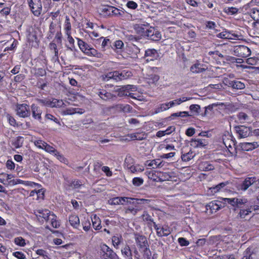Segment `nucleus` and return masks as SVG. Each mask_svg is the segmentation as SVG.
Masks as SVG:
<instances>
[{
    "mask_svg": "<svg viewBox=\"0 0 259 259\" xmlns=\"http://www.w3.org/2000/svg\"><path fill=\"white\" fill-rule=\"evenodd\" d=\"M255 182V178H254V177L247 178L244 180H243L240 184H238V189L239 190L245 191L250 186H252Z\"/></svg>",
    "mask_w": 259,
    "mask_h": 259,
    "instance_id": "1a4fd4ad",
    "label": "nucleus"
},
{
    "mask_svg": "<svg viewBox=\"0 0 259 259\" xmlns=\"http://www.w3.org/2000/svg\"><path fill=\"white\" fill-rule=\"evenodd\" d=\"M13 178V175L11 174H8L6 173L0 174V182L6 184V182L8 180H11V179Z\"/></svg>",
    "mask_w": 259,
    "mask_h": 259,
    "instance_id": "a18cd8bd",
    "label": "nucleus"
},
{
    "mask_svg": "<svg viewBox=\"0 0 259 259\" xmlns=\"http://www.w3.org/2000/svg\"><path fill=\"white\" fill-rule=\"evenodd\" d=\"M121 254L125 259H133L132 252L130 246L127 245L122 248Z\"/></svg>",
    "mask_w": 259,
    "mask_h": 259,
    "instance_id": "c756f323",
    "label": "nucleus"
},
{
    "mask_svg": "<svg viewBox=\"0 0 259 259\" xmlns=\"http://www.w3.org/2000/svg\"><path fill=\"white\" fill-rule=\"evenodd\" d=\"M66 35L67 36V40L71 45L70 47H67V49L72 51L74 49V40L71 36V33H66Z\"/></svg>",
    "mask_w": 259,
    "mask_h": 259,
    "instance_id": "4d7b16f0",
    "label": "nucleus"
},
{
    "mask_svg": "<svg viewBox=\"0 0 259 259\" xmlns=\"http://www.w3.org/2000/svg\"><path fill=\"white\" fill-rule=\"evenodd\" d=\"M230 85L235 89L242 90L245 88V84L244 83L240 81L235 80L232 81L230 83Z\"/></svg>",
    "mask_w": 259,
    "mask_h": 259,
    "instance_id": "79ce46f5",
    "label": "nucleus"
},
{
    "mask_svg": "<svg viewBox=\"0 0 259 259\" xmlns=\"http://www.w3.org/2000/svg\"><path fill=\"white\" fill-rule=\"evenodd\" d=\"M199 169L203 171H209L214 169V166L208 162L204 161L199 164Z\"/></svg>",
    "mask_w": 259,
    "mask_h": 259,
    "instance_id": "4c0bfd02",
    "label": "nucleus"
},
{
    "mask_svg": "<svg viewBox=\"0 0 259 259\" xmlns=\"http://www.w3.org/2000/svg\"><path fill=\"white\" fill-rule=\"evenodd\" d=\"M146 34L144 37L153 41H158L161 38L160 32L154 27L148 26L147 29L146 30Z\"/></svg>",
    "mask_w": 259,
    "mask_h": 259,
    "instance_id": "39448f33",
    "label": "nucleus"
},
{
    "mask_svg": "<svg viewBox=\"0 0 259 259\" xmlns=\"http://www.w3.org/2000/svg\"><path fill=\"white\" fill-rule=\"evenodd\" d=\"M108 15H112L116 16H122L124 14V11L118 9L114 7H108L104 9Z\"/></svg>",
    "mask_w": 259,
    "mask_h": 259,
    "instance_id": "412c9836",
    "label": "nucleus"
},
{
    "mask_svg": "<svg viewBox=\"0 0 259 259\" xmlns=\"http://www.w3.org/2000/svg\"><path fill=\"white\" fill-rule=\"evenodd\" d=\"M259 146V142H244L240 143V147L243 150H252Z\"/></svg>",
    "mask_w": 259,
    "mask_h": 259,
    "instance_id": "4be33fe9",
    "label": "nucleus"
},
{
    "mask_svg": "<svg viewBox=\"0 0 259 259\" xmlns=\"http://www.w3.org/2000/svg\"><path fill=\"white\" fill-rule=\"evenodd\" d=\"M110 46L116 53H121L123 49L124 44L121 40H116Z\"/></svg>",
    "mask_w": 259,
    "mask_h": 259,
    "instance_id": "393cba45",
    "label": "nucleus"
},
{
    "mask_svg": "<svg viewBox=\"0 0 259 259\" xmlns=\"http://www.w3.org/2000/svg\"><path fill=\"white\" fill-rule=\"evenodd\" d=\"M99 39H103V41H102V42L101 44V47H102V48L103 49H104L109 45H111L110 40L109 38H108L107 37H104L103 36H101L100 37Z\"/></svg>",
    "mask_w": 259,
    "mask_h": 259,
    "instance_id": "69168bd1",
    "label": "nucleus"
},
{
    "mask_svg": "<svg viewBox=\"0 0 259 259\" xmlns=\"http://www.w3.org/2000/svg\"><path fill=\"white\" fill-rule=\"evenodd\" d=\"M14 242L16 245L20 246H24L26 244L25 240L21 237L16 238L14 240Z\"/></svg>",
    "mask_w": 259,
    "mask_h": 259,
    "instance_id": "338daca9",
    "label": "nucleus"
},
{
    "mask_svg": "<svg viewBox=\"0 0 259 259\" xmlns=\"http://www.w3.org/2000/svg\"><path fill=\"white\" fill-rule=\"evenodd\" d=\"M135 239L137 245L139 247L140 250L146 249V247H148V242L145 236L138 234H136L135 235Z\"/></svg>",
    "mask_w": 259,
    "mask_h": 259,
    "instance_id": "9d476101",
    "label": "nucleus"
},
{
    "mask_svg": "<svg viewBox=\"0 0 259 259\" xmlns=\"http://www.w3.org/2000/svg\"><path fill=\"white\" fill-rule=\"evenodd\" d=\"M92 222L93 224V227L96 230H99L101 229V222L100 218L97 216V215L95 214L93 216V218H92Z\"/></svg>",
    "mask_w": 259,
    "mask_h": 259,
    "instance_id": "f704fd0d",
    "label": "nucleus"
},
{
    "mask_svg": "<svg viewBox=\"0 0 259 259\" xmlns=\"http://www.w3.org/2000/svg\"><path fill=\"white\" fill-rule=\"evenodd\" d=\"M115 72L117 73L116 81L127 79L132 75V72L130 71L123 70L121 72L115 71Z\"/></svg>",
    "mask_w": 259,
    "mask_h": 259,
    "instance_id": "a878e982",
    "label": "nucleus"
},
{
    "mask_svg": "<svg viewBox=\"0 0 259 259\" xmlns=\"http://www.w3.org/2000/svg\"><path fill=\"white\" fill-rule=\"evenodd\" d=\"M71 25L70 22L69 17L67 16L65 17V21L64 23V30L65 31V34L68 33H71Z\"/></svg>",
    "mask_w": 259,
    "mask_h": 259,
    "instance_id": "3c124183",
    "label": "nucleus"
},
{
    "mask_svg": "<svg viewBox=\"0 0 259 259\" xmlns=\"http://www.w3.org/2000/svg\"><path fill=\"white\" fill-rule=\"evenodd\" d=\"M119 108L123 112L125 113H128L130 112L132 109V107L127 104L125 105H119Z\"/></svg>",
    "mask_w": 259,
    "mask_h": 259,
    "instance_id": "774afa93",
    "label": "nucleus"
},
{
    "mask_svg": "<svg viewBox=\"0 0 259 259\" xmlns=\"http://www.w3.org/2000/svg\"><path fill=\"white\" fill-rule=\"evenodd\" d=\"M162 172L160 171L152 170L148 172V178L155 182H160L161 175Z\"/></svg>",
    "mask_w": 259,
    "mask_h": 259,
    "instance_id": "cd10ccee",
    "label": "nucleus"
},
{
    "mask_svg": "<svg viewBox=\"0 0 259 259\" xmlns=\"http://www.w3.org/2000/svg\"><path fill=\"white\" fill-rule=\"evenodd\" d=\"M237 56L243 58L248 57L251 54V51L249 48L245 46H239L235 50Z\"/></svg>",
    "mask_w": 259,
    "mask_h": 259,
    "instance_id": "4468645a",
    "label": "nucleus"
},
{
    "mask_svg": "<svg viewBox=\"0 0 259 259\" xmlns=\"http://www.w3.org/2000/svg\"><path fill=\"white\" fill-rule=\"evenodd\" d=\"M226 185V184L225 183H221L214 187H210L207 191V193L209 195H213L216 193L219 192L220 190Z\"/></svg>",
    "mask_w": 259,
    "mask_h": 259,
    "instance_id": "c85d7f7f",
    "label": "nucleus"
},
{
    "mask_svg": "<svg viewBox=\"0 0 259 259\" xmlns=\"http://www.w3.org/2000/svg\"><path fill=\"white\" fill-rule=\"evenodd\" d=\"M159 56V53L154 49H149L145 52L144 57L147 62L157 60Z\"/></svg>",
    "mask_w": 259,
    "mask_h": 259,
    "instance_id": "f8f14e48",
    "label": "nucleus"
},
{
    "mask_svg": "<svg viewBox=\"0 0 259 259\" xmlns=\"http://www.w3.org/2000/svg\"><path fill=\"white\" fill-rule=\"evenodd\" d=\"M206 142L203 139H196L191 142V145L194 148H201L206 145Z\"/></svg>",
    "mask_w": 259,
    "mask_h": 259,
    "instance_id": "c9c22d12",
    "label": "nucleus"
},
{
    "mask_svg": "<svg viewBox=\"0 0 259 259\" xmlns=\"http://www.w3.org/2000/svg\"><path fill=\"white\" fill-rule=\"evenodd\" d=\"M16 110L17 115L20 117L25 118L30 115L29 106L26 104H17Z\"/></svg>",
    "mask_w": 259,
    "mask_h": 259,
    "instance_id": "0eeeda50",
    "label": "nucleus"
},
{
    "mask_svg": "<svg viewBox=\"0 0 259 259\" xmlns=\"http://www.w3.org/2000/svg\"><path fill=\"white\" fill-rule=\"evenodd\" d=\"M224 201L226 203L231 204L232 206L241 208L243 205H246L248 202L247 199L244 197H238V198H224Z\"/></svg>",
    "mask_w": 259,
    "mask_h": 259,
    "instance_id": "20e7f679",
    "label": "nucleus"
},
{
    "mask_svg": "<svg viewBox=\"0 0 259 259\" xmlns=\"http://www.w3.org/2000/svg\"><path fill=\"white\" fill-rule=\"evenodd\" d=\"M100 255L102 259H119L116 253L105 244L100 246Z\"/></svg>",
    "mask_w": 259,
    "mask_h": 259,
    "instance_id": "f03ea898",
    "label": "nucleus"
},
{
    "mask_svg": "<svg viewBox=\"0 0 259 259\" xmlns=\"http://www.w3.org/2000/svg\"><path fill=\"white\" fill-rule=\"evenodd\" d=\"M64 103L62 100L53 99L51 101V108H60L63 107Z\"/></svg>",
    "mask_w": 259,
    "mask_h": 259,
    "instance_id": "c03bdc74",
    "label": "nucleus"
},
{
    "mask_svg": "<svg viewBox=\"0 0 259 259\" xmlns=\"http://www.w3.org/2000/svg\"><path fill=\"white\" fill-rule=\"evenodd\" d=\"M204 66L203 64L196 63L191 67L190 70L194 73L202 72L206 70V68L204 67Z\"/></svg>",
    "mask_w": 259,
    "mask_h": 259,
    "instance_id": "bb28decb",
    "label": "nucleus"
},
{
    "mask_svg": "<svg viewBox=\"0 0 259 259\" xmlns=\"http://www.w3.org/2000/svg\"><path fill=\"white\" fill-rule=\"evenodd\" d=\"M144 183V180L142 178L139 177L134 178L132 180L133 185L136 187H139L142 185Z\"/></svg>",
    "mask_w": 259,
    "mask_h": 259,
    "instance_id": "e2e57ef3",
    "label": "nucleus"
},
{
    "mask_svg": "<svg viewBox=\"0 0 259 259\" xmlns=\"http://www.w3.org/2000/svg\"><path fill=\"white\" fill-rule=\"evenodd\" d=\"M28 3L32 13L36 16H39L42 10L40 0H28Z\"/></svg>",
    "mask_w": 259,
    "mask_h": 259,
    "instance_id": "423d86ee",
    "label": "nucleus"
},
{
    "mask_svg": "<svg viewBox=\"0 0 259 259\" xmlns=\"http://www.w3.org/2000/svg\"><path fill=\"white\" fill-rule=\"evenodd\" d=\"M122 238L120 236H114L112 237V243L114 247L118 248L119 244H120Z\"/></svg>",
    "mask_w": 259,
    "mask_h": 259,
    "instance_id": "603ef678",
    "label": "nucleus"
},
{
    "mask_svg": "<svg viewBox=\"0 0 259 259\" xmlns=\"http://www.w3.org/2000/svg\"><path fill=\"white\" fill-rule=\"evenodd\" d=\"M124 165L126 168L129 169L134 165V160L131 156H127L124 160Z\"/></svg>",
    "mask_w": 259,
    "mask_h": 259,
    "instance_id": "5fc2aeb1",
    "label": "nucleus"
},
{
    "mask_svg": "<svg viewBox=\"0 0 259 259\" xmlns=\"http://www.w3.org/2000/svg\"><path fill=\"white\" fill-rule=\"evenodd\" d=\"M31 111L32 116L35 119L40 121L41 120L42 111L40 108L34 104H32L31 106Z\"/></svg>",
    "mask_w": 259,
    "mask_h": 259,
    "instance_id": "f3484780",
    "label": "nucleus"
},
{
    "mask_svg": "<svg viewBox=\"0 0 259 259\" xmlns=\"http://www.w3.org/2000/svg\"><path fill=\"white\" fill-rule=\"evenodd\" d=\"M252 212V206L247 205V208L246 209H241L240 210V212L238 213V216L241 218L244 219L247 215H249Z\"/></svg>",
    "mask_w": 259,
    "mask_h": 259,
    "instance_id": "58836bf2",
    "label": "nucleus"
},
{
    "mask_svg": "<svg viewBox=\"0 0 259 259\" xmlns=\"http://www.w3.org/2000/svg\"><path fill=\"white\" fill-rule=\"evenodd\" d=\"M77 39L78 40V46L82 52L88 56H97L98 54L97 51L95 49L91 47L82 39L78 38H77Z\"/></svg>",
    "mask_w": 259,
    "mask_h": 259,
    "instance_id": "7ed1b4c3",
    "label": "nucleus"
},
{
    "mask_svg": "<svg viewBox=\"0 0 259 259\" xmlns=\"http://www.w3.org/2000/svg\"><path fill=\"white\" fill-rule=\"evenodd\" d=\"M233 137L229 134L227 136L225 135L223 137V141L225 147L229 150L232 148V146L235 145L234 141L232 139Z\"/></svg>",
    "mask_w": 259,
    "mask_h": 259,
    "instance_id": "b1692460",
    "label": "nucleus"
},
{
    "mask_svg": "<svg viewBox=\"0 0 259 259\" xmlns=\"http://www.w3.org/2000/svg\"><path fill=\"white\" fill-rule=\"evenodd\" d=\"M125 199V202L127 204H131L135 206H136L137 204H139L140 202H137V199L130 198V197H124Z\"/></svg>",
    "mask_w": 259,
    "mask_h": 259,
    "instance_id": "052dcab7",
    "label": "nucleus"
},
{
    "mask_svg": "<svg viewBox=\"0 0 259 259\" xmlns=\"http://www.w3.org/2000/svg\"><path fill=\"white\" fill-rule=\"evenodd\" d=\"M54 156H55L56 158L58 159L61 162L67 164L68 160L58 151H57L56 153H55Z\"/></svg>",
    "mask_w": 259,
    "mask_h": 259,
    "instance_id": "6e6d98bb",
    "label": "nucleus"
},
{
    "mask_svg": "<svg viewBox=\"0 0 259 259\" xmlns=\"http://www.w3.org/2000/svg\"><path fill=\"white\" fill-rule=\"evenodd\" d=\"M23 142V137H18L12 141V145L15 148L18 149L22 146Z\"/></svg>",
    "mask_w": 259,
    "mask_h": 259,
    "instance_id": "ea45409f",
    "label": "nucleus"
},
{
    "mask_svg": "<svg viewBox=\"0 0 259 259\" xmlns=\"http://www.w3.org/2000/svg\"><path fill=\"white\" fill-rule=\"evenodd\" d=\"M149 25L143 24H137L134 26V28L136 32L141 36H145L146 34V30L147 29Z\"/></svg>",
    "mask_w": 259,
    "mask_h": 259,
    "instance_id": "5701e85b",
    "label": "nucleus"
},
{
    "mask_svg": "<svg viewBox=\"0 0 259 259\" xmlns=\"http://www.w3.org/2000/svg\"><path fill=\"white\" fill-rule=\"evenodd\" d=\"M238 119L241 123H251L249 117L244 112H240L237 115Z\"/></svg>",
    "mask_w": 259,
    "mask_h": 259,
    "instance_id": "72a5a7b5",
    "label": "nucleus"
},
{
    "mask_svg": "<svg viewBox=\"0 0 259 259\" xmlns=\"http://www.w3.org/2000/svg\"><path fill=\"white\" fill-rule=\"evenodd\" d=\"M235 130L239 138L247 137L249 136L250 133V128L245 126H236Z\"/></svg>",
    "mask_w": 259,
    "mask_h": 259,
    "instance_id": "2eb2a0df",
    "label": "nucleus"
},
{
    "mask_svg": "<svg viewBox=\"0 0 259 259\" xmlns=\"http://www.w3.org/2000/svg\"><path fill=\"white\" fill-rule=\"evenodd\" d=\"M194 155L195 154L193 152L190 151L186 153L183 154L181 156V158L184 161H189L194 157Z\"/></svg>",
    "mask_w": 259,
    "mask_h": 259,
    "instance_id": "864d4df0",
    "label": "nucleus"
},
{
    "mask_svg": "<svg viewBox=\"0 0 259 259\" xmlns=\"http://www.w3.org/2000/svg\"><path fill=\"white\" fill-rule=\"evenodd\" d=\"M189 109L191 112L195 115H198L200 113V106L198 104H192L190 106Z\"/></svg>",
    "mask_w": 259,
    "mask_h": 259,
    "instance_id": "49530a36",
    "label": "nucleus"
},
{
    "mask_svg": "<svg viewBox=\"0 0 259 259\" xmlns=\"http://www.w3.org/2000/svg\"><path fill=\"white\" fill-rule=\"evenodd\" d=\"M117 74L116 72L113 71V72H110L106 74H103L101 76L100 78L102 80L104 81H108L110 79H113L115 81H116V74Z\"/></svg>",
    "mask_w": 259,
    "mask_h": 259,
    "instance_id": "2f4dec72",
    "label": "nucleus"
},
{
    "mask_svg": "<svg viewBox=\"0 0 259 259\" xmlns=\"http://www.w3.org/2000/svg\"><path fill=\"white\" fill-rule=\"evenodd\" d=\"M18 184H22L27 186H30L31 187H35V186H37L38 188L40 186V185L30 182V181H24L20 179H16V180H12L9 182V184L11 185H15Z\"/></svg>",
    "mask_w": 259,
    "mask_h": 259,
    "instance_id": "aec40b11",
    "label": "nucleus"
},
{
    "mask_svg": "<svg viewBox=\"0 0 259 259\" xmlns=\"http://www.w3.org/2000/svg\"><path fill=\"white\" fill-rule=\"evenodd\" d=\"M81 224L84 231L88 232L90 230L91 225L90 219L88 218H84V220L82 221Z\"/></svg>",
    "mask_w": 259,
    "mask_h": 259,
    "instance_id": "8fccbe9b",
    "label": "nucleus"
},
{
    "mask_svg": "<svg viewBox=\"0 0 259 259\" xmlns=\"http://www.w3.org/2000/svg\"><path fill=\"white\" fill-rule=\"evenodd\" d=\"M57 219V216L54 213L50 214L49 220H51V225L54 228H58L60 226V223Z\"/></svg>",
    "mask_w": 259,
    "mask_h": 259,
    "instance_id": "37998d69",
    "label": "nucleus"
},
{
    "mask_svg": "<svg viewBox=\"0 0 259 259\" xmlns=\"http://www.w3.org/2000/svg\"><path fill=\"white\" fill-rule=\"evenodd\" d=\"M149 166H152L153 168L161 167L164 165L163 162L159 159H154L151 161H147Z\"/></svg>",
    "mask_w": 259,
    "mask_h": 259,
    "instance_id": "473e14b6",
    "label": "nucleus"
},
{
    "mask_svg": "<svg viewBox=\"0 0 259 259\" xmlns=\"http://www.w3.org/2000/svg\"><path fill=\"white\" fill-rule=\"evenodd\" d=\"M98 95L101 99L106 101L113 100L116 98L115 95H112L111 93L108 92L105 90H99Z\"/></svg>",
    "mask_w": 259,
    "mask_h": 259,
    "instance_id": "a211bd4d",
    "label": "nucleus"
},
{
    "mask_svg": "<svg viewBox=\"0 0 259 259\" xmlns=\"http://www.w3.org/2000/svg\"><path fill=\"white\" fill-rule=\"evenodd\" d=\"M132 173L141 172L144 170L143 166L139 164H134L128 169Z\"/></svg>",
    "mask_w": 259,
    "mask_h": 259,
    "instance_id": "09e8293b",
    "label": "nucleus"
},
{
    "mask_svg": "<svg viewBox=\"0 0 259 259\" xmlns=\"http://www.w3.org/2000/svg\"><path fill=\"white\" fill-rule=\"evenodd\" d=\"M125 202L124 197H115L111 200V204L114 205L123 204Z\"/></svg>",
    "mask_w": 259,
    "mask_h": 259,
    "instance_id": "bf43d9fd",
    "label": "nucleus"
},
{
    "mask_svg": "<svg viewBox=\"0 0 259 259\" xmlns=\"http://www.w3.org/2000/svg\"><path fill=\"white\" fill-rule=\"evenodd\" d=\"M222 205L220 202L213 201L209 202L206 206V212L208 214H211L219 210Z\"/></svg>",
    "mask_w": 259,
    "mask_h": 259,
    "instance_id": "9b49d317",
    "label": "nucleus"
},
{
    "mask_svg": "<svg viewBox=\"0 0 259 259\" xmlns=\"http://www.w3.org/2000/svg\"><path fill=\"white\" fill-rule=\"evenodd\" d=\"M70 225L75 229H78L80 225L79 219L76 215H71L69 217Z\"/></svg>",
    "mask_w": 259,
    "mask_h": 259,
    "instance_id": "7c9ffc66",
    "label": "nucleus"
},
{
    "mask_svg": "<svg viewBox=\"0 0 259 259\" xmlns=\"http://www.w3.org/2000/svg\"><path fill=\"white\" fill-rule=\"evenodd\" d=\"M191 115L189 114V112L187 111H182L177 113H172L171 115V117H188L190 116Z\"/></svg>",
    "mask_w": 259,
    "mask_h": 259,
    "instance_id": "680f3d73",
    "label": "nucleus"
},
{
    "mask_svg": "<svg viewBox=\"0 0 259 259\" xmlns=\"http://www.w3.org/2000/svg\"><path fill=\"white\" fill-rule=\"evenodd\" d=\"M191 99V98L190 97H183L181 98L176 99L169 102L161 104L158 107L154 109V111L152 113V114H157L158 113L165 111L176 105H180L183 102L189 101Z\"/></svg>",
    "mask_w": 259,
    "mask_h": 259,
    "instance_id": "f257e3e1",
    "label": "nucleus"
},
{
    "mask_svg": "<svg viewBox=\"0 0 259 259\" xmlns=\"http://www.w3.org/2000/svg\"><path fill=\"white\" fill-rule=\"evenodd\" d=\"M34 213L38 218H42L47 221L49 220L50 214H51L50 210L42 208L35 210Z\"/></svg>",
    "mask_w": 259,
    "mask_h": 259,
    "instance_id": "6ab92c4d",
    "label": "nucleus"
},
{
    "mask_svg": "<svg viewBox=\"0 0 259 259\" xmlns=\"http://www.w3.org/2000/svg\"><path fill=\"white\" fill-rule=\"evenodd\" d=\"M250 17L257 22L259 21V8H253L250 10Z\"/></svg>",
    "mask_w": 259,
    "mask_h": 259,
    "instance_id": "a19ab883",
    "label": "nucleus"
},
{
    "mask_svg": "<svg viewBox=\"0 0 259 259\" xmlns=\"http://www.w3.org/2000/svg\"><path fill=\"white\" fill-rule=\"evenodd\" d=\"M242 259H259V253L251 248H247L244 252Z\"/></svg>",
    "mask_w": 259,
    "mask_h": 259,
    "instance_id": "dca6fc26",
    "label": "nucleus"
},
{
    "mask_svg": "<svg viewBox=\"0 0 259 259\" xmlns=\"http://www.w3.org/2000/svg\"><path fill=\"white\" fill-rule=\"evenodd\" d=\"M153 227L156 230L157 235L159 237L167 236L171 233L170 228L167 226H158L155 222H153Z\"/></svg>",
    "mask_w": 259,
    "mask_h": 259,
    "instance_id": "ddd939ff",
    "label": "nucleus"
},
{
    "mask_svg": "<svg viewBox=\"0 0 259 259\" xmlns=\"http://www.w3.org/2000/svg\"><path fill=\"white\" fill-rule=\"evenodd\" d=\"M70 187L72 189H82L84 186L79 180H74L72 181L70 184Z\"/></svg>",
    "mask_w": 259,
    "mask_h": 259,
    "instance_id": "de8ad7c7",
    "label": "nucleus"
},
{
    "mask_svg": "<svg viewBox=\"0 0 259 259\" xmlns=\"http://www.w3.org/2000/svg\"><path fill=\"white\" fill-rule=\"evenodd\" d=\"M130 52L133 58H136L138 57V54L140 53V49L135 44H132L130 47Z\"/></svg>",
    "mask_w": 259,
    "mask_h": 259,
    "instance_id": "e433bc0d",
    "label": "nucleus"
},
{
    "mask_svg": "<svg viewBox=\"0 0 259 259\" xmlns=\"http://www.w3.org/2000/svg\"><path fill=\"white\" fill-rule=\"evenodd\" d=\"M45 147L43 150H45L47 152L54 155L57 152V150L53 146L49 145L47 143L45 145Z\"/></svg>",
    "mask_w": 259,
    "mask_h": 259,
    "instance_id": "13d9d810",
    "label": "nucleus"
},
{
    "mask_svg": "<svg viewBox=\"0 0 259 259\" xmlns=\"http://www.w3.org/2000/svg\"><path fill=\"white\" fill-rule=\"evenodd\" d=\"M136 87L133 85H127L120 88H118L116 91L118 92V96L119 97L129 96L133 99L136 98L133 96V94L130 93L129 90H135Z\"/></svg>",
    "mask_w": 259,
    "mask_h": 259,
    "instance_id": "6e6552de",
    "label": "nucleus"
},
{
    "mask_svg": "<svg viewBox=\"0 0 259 259\" xmlns=\"http://www.w3.org/2000/svg\"><path fill=\"white\" fill-rule=\"evenodd\" d=\"M159 79V76L156 74H151L149 75L148 78H147V82L150 83H154L157 82Z\"/></svg>",
    "mask_w": 259,
    "mask_h": 259,
    "instance_id": "0e129e2a",
    "label": "nucleus"
}]
</instances>
